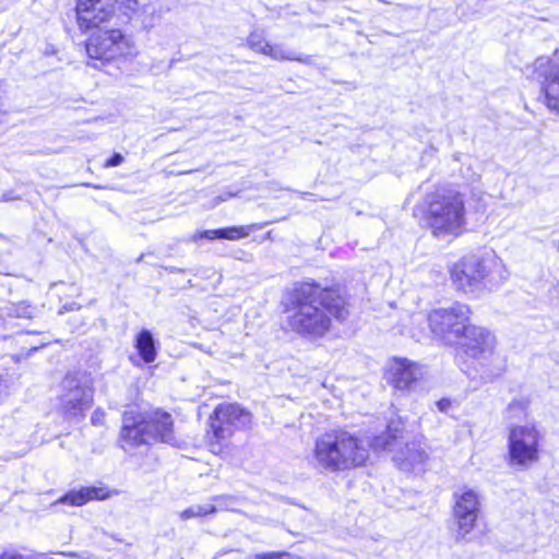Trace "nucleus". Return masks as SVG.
<instances>
[{
  "instance_id": "1",
  "label": "nucleus",
  "mask_w": 559,
  "mask_h": 559,
  "mask_svg": "<svg viewBox=\"0 0 559 559\" xmlns=\"http://www.w3.org/2000/svg\"><path fill=\"white\" fill-rule=\"evenodd\" d=\"M288 324L296 333L307 337H321L331 326V316L345 320L348 310L343 297L334 289L302 283L292 295Z\"/></svg>"
},
{
  "instance_id": "2",
  "label": "nucleus",
  "mask_w": 559,
  "mask_h": 559,
  "mask_svg": "<svg viewBox=\"0 0 559 559\" xmlns=\"http://www.w3.org/2000/svg\"><path fill=\"white\" fill-rule=\"evenodd\" d=\"M369 452L361 440L346 430H332L317 438L312 465L322 472H343L361 466Z\"/></svg>"
},
{
  "instance_id": "3",
  "label": "nucleus",
  "mask_w": 559,
  "mask_h": 559,
  "mask_svg": "<svg viewBox=\"0 0 559 559\" xmlns=\"http://www.w3.org/2000/svg\"><path fill=\"white\" fill-rule=\"evenodd\" d=\"M425 221L437 238L457 236L465 225V205L461 193L436 190L424 201Z\"/></svg>"
},
{
  "instance_id": "4",
  "label": "nucleus",
  "mask_w": 559,
  "mask_h": 559,
  "mask_svg": "<svg viewBox=\"0 0 559 559\" xmlns=\"http://www.w3.org/2000/svg\"><path fill=\"white\" fill-rule=\"evenodd\" d=\"M209 420L207 447L212 453L221 454L228 447L234 432L250 425L251 414L237 404H219Z\"/></svg>"
},
{
  "instance_id": "5",
  "label": "nucleus",
  "mask_w": 559,
  "mask_h": 559,
  "mask_svg": "<svg viewBox=\"0 0 559 559\" xmlns=\"http://www.w3.org/2000/svg\"><path fill=\"white\" fill-rule=\"evenodd\" d=\"M540 438L533 424L512 426L508 436V464L518 471L530 468L539 460Z\"/></svg>"
},
{
  "instance_id": "6",
  "label": "nucleus",
  "mask_w": 559,
  "mask_h": 559,
  "mask_svg": "<svg viewBox=\"0 0 559 559\" xmlns=\"http://www.w3.org/2000/svg\"><path fill=\"white\" fill-rule=\"evenodd\" d=\"M98 28L86 43V53L94 68H100L106 62L133 53L131 40L118 28Z\"/></svg>"
},
{
  "instance_id": "7",
  "label": "nucleus",
  "mask_w": 559,
  "mask_h": 559,
  "mask_svg": "<svg viewBox=\"0 0 559 559\" xmlns=\"http://www.w3.org/2000/svg\"><path fill=\"white\" fill-rule=\"evenodd\" d=\"M471 313L467 305L453 302L449 307L431 311L428 318L429 325L437 337L445 343H453L463 337V333L471 324Z\"/></svg>"
},
{
  "instance_id": "8",
  "label": "nucleus",
  "mask_w": 559,
  "mask_h": 559,
  "mask_svg": "<svg viewBox=\"0 0 559 559\" xmlns=\"http://www.w3.org/2000/svg\"><path fill=\"white\" fill-rule=\"evenodd\" d=\"M57 411L67 420L79 421L93 403V390L87 381L76 376L67 374L61 383Z\"/></svg>"
},
{
  "instance_id": "9",
  "label": "nucleus",
  "mask_w": 559,
  "mask_h": 559,
  "mask_svg": "<svg viewBox=\"0 0 559 559\" xmlns=\"http://www.w3.org/2000/svg\"><path fill=\"white\" fill-rule=\"evenodd\" d=\"M453 520L456 540L466 539L467 535L475 528L481 511V498L472 488H462L454 492Z\"/></svg>"
},
{
  "instance_id": "10",
  "label": "nucleus",
  "mask_w": 559,
  "mask_h": 559,
  "mask_svg": "<svg viewBox=\"0 0 559 559\" xmlns=\"http://www.w3.org/2000/svg\"><path fill=\"white\" fill-rule=\"evenodd\" d=\"M524 74L540 83L545 104L559 115V64L548 57H538L525 67Z\"/></svg>"
},
{
  "instance_id": "11",
  "label": "nucleus",
  "mask_w": 559,
  "mask_h": 559,
  "mask_svg": "<svg viewBox=\"0 0 559 559\" xmlns=\"http://www.w3.org/2000/svg\"><path fill=\"white\" fill-rule=\"evenodd\" d=\"M117 0H78L75 11L82 31L100 28L115 16Z\"/></svg>"
},
{
  "instance_id": "12",
  "label": "nucleus",
  "mask_w": 559,
  "mask_h": 559,
  "mask_svg": "<svg viewBox=\"0 0 559 559\" xmlns=\"http://www.w3.org/2000/svg\"><path fill=\"white\" fill-rule=\"evenodd\" d=\"M120 442L124 451H131L140 445L152 443V435L146 428L145 413H140L135 409L123 413Z\"/></svg>"
},
{
  "instance_id": "13",
  "label": "nucleus",
  "mask_w": 559,
  "mask_h": 559,
  "mask_svg": "<svg viewBox=\"0 0 559 559\" xmlns=\"http://www.w3.org/2000/svg\"><path fill=\"white\" fill-rule=\"evenodd\" d=\"M472 264L476 267V273L480 289H492L502 284L509 276V273L502 260L495 252H486L483 255L471 254Z\"/></svg>"
},
{
  "instance_id": "14",
  "label": "nucleus",
  "mask_w": 559,
  "mask_h": 559,
  "mask_svg": "<svg viewBox=\"0 0 559 559\" xmlns=\"http://www.w3.org/2000/svg\"><path fill=\"white\" fill-rule=\"evenodd\" d=\"M465 353L479 361L487 360L495 353L496 337L487 329L469 324L463 333Z\"/></svg>"
},
{
  "instance_id": "15",
  "label": "nucleus",
  "mask_w": 559,
  "mask_h": 559,
  "mask_svg": "<svg viewBox=\"0 0 559 559\" xmlns=\"http://www.w3.org/2000/svg\"><path fill=\"white\" fill-rule=\"evenodd\" d=\"M421 377V370L416 362L406 358H395L386 370V381L397 390H409Z\"/></svg>"
},
{
  "instance_id": "16",
  "label": "nucleus",
  "mask_w": 559,
  "mask_h": 559,
  "mask_svg": "<svg viewBox=\"0 0 559 559\" xmlns=\"http://www.w3.org/2000/svg\"><path fill=\"white\" fill-rule=\"evenodd\" d=\"M146 428L152 435L153 442L175 444L174 420L169 413L157 409L145 413Z\"/></svg>"
},
{
  "instance_id": "17",
  "label": "nucleus",
  "mask_w": 559,
  "mask_h": 559,
  "mask_svg": "<svg viewBox=\"0 0 559 559\" xmlns=\"http://www.w3.org/2000/svg\"><path fill=\"white\" fill-rule=\"evenodd\" d=\"M452 284L457 290L474 293L479 290L476 267L472 264L469 255L463 257L450 271Z\"/></svg>"
},
{
  "instance_id": "18",
  "label": "nucleus",
  "mask_w": 559,
  "mask_h": 559,
  "mask_svg": "<svg viewBox=\"0 0 559 559\" xmlns=\"http://www.w3.org/2000/svg\"><path fill=\"white\" fill-rule=\"evenodd\" d=\"M107 497L108 495L105 492V488L83 487L80 490L69 491L60 498L59 502L81 507L91 500H103Z\"/></svg>"
},
{
  "instance_id": "19",
  "label": "nucleus",
  "mask_w": 559,
  "mask_h": 559,
  "mask_svg": "<svg viewBox=\"0 0 559 559\" xmlns=\"http://www.w3.org/2000/svg\"><path fill=\"white\" fill-rule=\"evenodd\" d=\"M248 236V231L243 227H227L221 229H211L195 233L191 237V241L197 242L200 239H228V240H238Z\"/></svg>"
},
{
  "instance_id": "20",
  "label": "nucleus",
  "mask_w": 559,
  "mask_h": 559,
  "mask_svg": "<svg viewBox=\"0 0 559 559\" xmlns=\"http://www.w3.org/2000/svg\"><path fill=\"white\" fill-rule=\"evenodd\" d=\"M135 348L141 358L151 364L156 358V346L152 333L148 330H142L135 340Z\"/></svg>"
},
{
  "instance_id": "21",
  "label": "nucleus",
  "mask_w": 559,
  "mask_h": 559,
  "mask_svg": "<svg viewBox=\"0 0 559 559\" xmlns=\"http://www.w3.org/2000/svg\"><path fill=\"white\" fill-rule=\"evenodd\" d=\"M217 512V507L212 503L194 504L179 513L181 520L205 516Z\"/></svg>"
},
{
  "instance_id": "22",
  "label": "nucleus",
  "mask_w": 559,
  "mask_h": 559,
  "mask_svg": "<svg viewBox=\"0 0 559 559\" xmlns=\"http://www.w3.org/2000/svg\"><path fill=\"white\" fill-rule=\"evenodd\" d=\"M265 56H269L274 60H281V61L282 60H290V61L296 60V61H299L302 63L309 62V57H305V58L298 57L295 51L285 50L282 46H278V45H275V46L270 45Z\"/></svg>"
},
{
  "instance_id": "23",
  "label": "nucleus",
  "mask_w": 559,
  "mask_h": 559,
  "mask_svg": "<svg viewBox=\"0 0 559 559\" xmlns=\"http://www.w3.org/2000/svg\"><path fill=\"white\" fill-rule=\"evenodd\" d=\"M122 7L127 14L133 16H142L151 14L154 9L148 4L147 0H123Z\"/></svg>"
},
{
  "instance_id": "24",
  "label": "nucleus",
  "mask_w": 559,
  "mask_h": 559,
  "mask_svg": "<svg viewBox=\"0 0 559 559\" xmlns=\"http://www.w3.org/2000/svg\"><path fill=\"white\" fill-rule=\"evenodd\" d=\"M428 457L427 452L420 444L415 442L406 444L405 460L412 465L421 464Z\"/></svg>"
},
{
  "instance_id": "25",
  "label": "nucleus",
  "mask_w": 559,
  "mask_h": 559,
  "mask_svg": "<svg viewBox=\"0 0 559 559\" xmlns=\"http://www.w3.org/2000/svg\"><path fill=\"white\" fill-rule=\"evenodd\" d=\"M247 44L252 50L263 55H266L270 47V44L265 40V38L255 32L248 36Z\"/></svg>"
},
{
  "instance_id": "26",
  "label": "nucleus",
  "mask_w": 559,
  "mask_h": 559,
  "mask_svg": "<svg viewBox=\"0 0 559 559\" xmlns=\"http://www.w3.org/2000/svg\"><path fill=\"white\" fill-rule=\"evenodd\" d=\"M8 314L16 318H31L33 308L29 305L21 304L8 309Z\"/></svg>"
},
{
  "instance_id": "27",
  "label": "nucleus",
  "mask_w": 559,
  "mask_h": 559,
  "mask_svg": "<svg viewBox=\"0 0 559 559\" xmlns=\"http://www.w3.org/2000/svg\"><path fill=\"white\" fill-rule=\"evenodd\" d=\"M231 500L229 496H215L212 498V504L217 507V512L221 510H226L228 504L227 501Z\"/></svg>"
},
{
  "instance_id": "28",
  "label": "nucleus",
  "mask_w": 559,
  "mask_h": 559,
  "mask_svg": "<svg viewBox=\"0 0 559 559\" xmlns=\"http://www.w3.org/2000/svg\"><path fill=\"white\" fill-rule=\"evenodd\" d=\"M282 556H288V554L277 552V551L261 552V554L253 555L252 559H276Z\"/></svg>"
},
{
  "instance_id": "29",
  "label": "nucleus",
  "mask_w": 559,
  "mask_h": 559,
  "mask_svg": "<svg viewBox=\"0 0 559 559\" xmlns=\"http://www.w3.org/2000/svg\"><path fill=\"white\" fill-rule=\"evenodd\" d=\"M123 162V156L120 153H115L105 163L106 168L119 166Z\"/></svg>"
},
{
  "instance_id": "30",
  "label": "nucleus",
  "mask_w": 559,
  "mask_h": 559,
  "mask_svg": "<svg viewBox=\"0 0 559 559\" xmlns=\"http://www.w3.org/2000/svg\"><path fill=\"white\" fill-rule=\"evenodd\" d=\"M104 412L100 411V409H96L94 411L93 415H92V423L94 425H103L104 423Z\"/></svg>"
},
{
  "instance_id": "31",
  "label": "nucleus",
  "mask_w": 559,
  "mask_h": 559,
  "mask_svg": "<svg viewBox=\"0 0 559 559\" xmlns=\"http://www.w3.org/2000/svg\"><path fill=\"white\" fill-rule=\"evenodd\" d=\"M437 407L440 412L447 413L451 407V401L448 399H441L437 402Z\"/></svg>"
},
{
  "instance_id": "32",
  "label": "nucleus",
  "mask_w": 559,
  "mask_h": 559,
  "mask_svg": "<svg viewBox=\"0 0 559 559\" xmlns=\"http://www.w3.org/2000/svg\"><path fill=\"white\" fill-rule=\"evenodd\" d=\"M0 559H23L22 555L5 552Z\"/></svg>"
},
{
  "instance_id": "33",
  "label": "nucleus",
  "mask_w": 559,
  "mask_h": 559,
  "mask_svg": "<svg viewBox=\"0 0 559 559\" xmlns=\"http://www.w3.org/2000/svg\"><path fill=\"white\" fill-rule=\"evenodd\" d=\"M170 273H182L183 271L181 269H178L176 266H170L166 269Z\"/></svg>"
},
{
  "instance_id": "34",
  "label": "nucleus",
  "mask_w": 559,
  "mask_h": 559,
  "mask_svg": "<svg viewBox=\"0 0 559 559\" xmlns=\"http://www.w3.org/2000/svg\"><path fill=\"white\" fill-rule=\"evenodd\" d=\"M144 259V254H141L138 259H136V262H141L142 260Z\"/></svg>"
},
{
  "instance_id": "35",
  "label": "nucleus",
  "mask_w": 559,
  "mask_h": 559,
  "mask_svg": "<svg viewBox=\"0 0 559 559\" xmlns=\"http://www.w3.org/2000/svg\"><path fill=\"white\" fill-rule=\"evenodd\" d=\"M288 557H289V555L288 556H282V557L277 558V559H285V558H288Z\"/></svg>"
}]
</instances>
